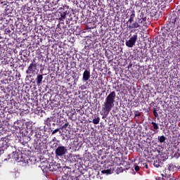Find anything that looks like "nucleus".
Returning <instances> with one entry per match:
<instances>
[{
	"label": "nucleus",
	"mask_w": 180,
	"mask_h": 180,
	"mask_svg": "<svg viewBox=\"0 0 180 180\" xmlns=\"http://www.w3.org/2000/svg\"><path fill=\"white\" fill-rule=\"evenodd\" d=\"M166 160H167V158H165L162 160V161H166Z\"/></svg>",
	"instance_id": "2f4dec72"
},
{
	"label": "nucleus",
	"mask_w": 180,
	"mask_h": 180,
	"mask_svg": "<svg viewBox=\"0 0 180 180\" xmlns=\"http://www.w3.org/2000/svg\"><path fill=\"white\" fill-rule=\"evenodd\" d=\"M23 61H27L26 60H23Z\"/></svg>",
	"instance_id": "f704fd0d"
},
{
	"label": "nucleus",
	"mask_w": 180,
	"mask_h": 180,
	"mask_svg": "<svg viewBox=\"0 0 180 180\" xmlns=\"http://www.w3.org/2000/svg\"><path fill=\"white\" fill-rule=\"evenodd\" d=\"M134 18H136V11L133 10L128 20V23H133V22H134Z\"/></svg>",
	"instance_id": "f8f14e48"
},
{
	"label": "nucleus",
	"mask_w": 180,
	"mask_h": 180,
	"mask_svg": "<svg viewBox=\"0 0 180 180\" xmlns=\"http://www.w3.org/2000/svg\"><path fill=\"white\" fill-rule=\"evenodd\" d=\"M167 35L168 36V37H170V38L174 37V27H166L164 32H162V36H164L165 37H167Z\"/></svg>",
	"instance_id": "0eeeda50"
},
{
	"label": "nucleus",
	"mask_w": 180,
	"mask_h": 180,
	"mask_svg": "<svg viewBox=\"0 0 180 180\" xmlns=\"http://www.w3.org/2000/svg\"><path fill=\"white\" fill-rule=\"evenodd\" d=\"M134 169H135L136 172H138V171H140V167H139V165H135Z\"/></svg>",
	"instance_id": "a878e982"
},
{
	"label": "nucleus",
	"mask_w": 180,
	"mask_h": 180,
	"mask_svg": "<svg viewBox=\"0 0 180 180\" xmlns=\"http://www.w3.org/2000/svg\"><path fill=\"white\" fill-rule=\"evenodd\" d=\"M37 86H40L43 84V75H37L35 79Z\"/></svg>",
	"instance_id": "9d476101"
},
{
	"label": "nucleus",
	"mask_w": 180,
	"mask_h": 180,
	"mask_svg": "<svg viewBox=\"0 0 180 180\" xmlns=\"http://www.w3.org/2000/svg\"><path fill=\"white\" fill-rule=\"evenodd\" d=\"M15 27L13 25H11L8 28H6L5 33L6 34H11L12 33V30H14Z\"/></svg>",
	"instance_id": "4468645a"
},
{
	"label": "nucleus",
	"mask_w": 180,
	"mask_h": 180,
	"mask_svg": "<svg viewBox=\"0 0 180 180\" xmlns=\"http://www.w3.org/2000/svg\"><path fill=\"white\" fill-rule=\"evenodd\" d=\"M147 20V18L146 17L142 16L141 18H138L139 23H143V22H146Z\"/></svg>",
	"instance_id": "412c9836"
},
{
	"label": "nucleus",
	"mask_w": 180,
	"mask_h": 180,
	"mask_svg": "<svg viewBox=\"0 0 180 180\" xmlns=\"http://www.w3.org/2000/svg\"><path fill=\"white\" fill-rule=\"evenodd\" d=\"M180 156V142H179L176 147V153L174 154V157L178 158Z\"/></svg>",
	"instance_id": "ddd939ff"
},
{
	"label": "nucleus",
	"mask_w": 180,
	"mask_h": 180,
	"mask_svg": "<svg viewBox=\"0 0 180 180\" xmlns=\"http://www.w3.org/2000/svg\"><path fill=\"white\" fill-rule=\"evenodd\" d=\"M15 161H22V160H19V156L18 157H17V158H15Z\"/></svg>",
	"instance_id": "c756f323"
},
{
	"label": "nucleus",
	"mask_w": 180,
	"mask_h": 180,
	"mask_svg": "<svg viewBox=\"0 0 180 180\" xmlns=\"http://www.w3.org/2000/svg\"><path fill=\"white\" fill-rule=\"evenodd\" d=\"M153 115L155 117H158V112H157V108H153Z\"/></svg>",
	"instance_id": "393cba45"
},
{
	"label": "nucleus",
	"mask_w": 180,
	"mask_h": 180,
	"mask_svg": "<svg viewBox=\"0 0 180 180\" xmlns=\"http://www.w3.org/2000/svg\"><path fill=\"white\" fill-rule=\"evenodd\" d=\"M158 139L160 141V143H165V140H167V137L162 135V136H158Z\"/></svg>",
	"instance_id": "a211bd4d"
},
{
	"label": "nucleus",
	"mask_w": 180,
	"mask_h": 180,
	"mask_svg": "<svg viewBox=\"0 0 180 180\" xmlns=\"http://www.w3.org/2000/svg\"><path fill=\"white\" fill-rule=\"evenodd\" d=\"M68 126H70V122H68V121H66V123L64 124L63 126H61V127H60V129L61 130H64V129H65V130H67V127H68Z\"/></svg>",
	"instance_id": "aec40b11"
},
{
	"label": "nucleus",
	"mask_w": 180,
	"mask_h": 180,
	"mask_svg": "<svg viewBox=\"0 0 180 180\" xmlns=\"http://www.w3.org/2000/svg\"><path fill=\"white\" fill-rule=\"evenodd\" d=\"M145 168H146V169H148V165L146 164L145 165Z\"/></svg>",
	"instance_id": "7c9ffc66"
},
{
	"label": "nucleus",
	"mask_w": 180,
	"mask_h": 180,
	"mask_svg": "<svg viewBox=\"0 0 180 180\" xmlns=\"http://www.w3.org/2000/svg\"><path fill=\"white\" fill-rule=\"evenodd\" d=\"M140 22L139 21H135L134 22L130 23L129 25H128V28L129 29H139L140 27Z\"/></svg>",
	"instance_id": "9b49d317"
},
{
	"label": "nucleus",
	"mask_w": 180,
	"mask_h": 180,
	"mask_svg": "<svg viewBox=\"0 0 180 180\" xmlns=\"http://www.w3.org/2000/svg\"><path fill=\"white\" fill-rule=\"evenodd\" d=\"M91 78V70L86 69L83 73L82 81L86 82Z\"/></svg>",
	"instance_id": "1a4fd4ad"
},
{
	"label": "nucleus",
	"mask_w": 180,
	"mask_h": 180,
	"mask_svg": "<svg viewBox=\"0 0 180 180\" xmlns=\"http://www.w3.org/2000/svg\"><path fill=\"white\" fill-rule=\"evenodd\" d=\"M134 117H139V116H141V112L139 110L134 111Z\"/></svg>",
	"instance_id": "b1692460"
},
{
	"label": "nucleus",
	"mask_w": 180,
	"mask_h": 180,
	"mask_svg": "<svg viewBox=\"0 0 180 180\" xmlns=\"http://www.w3.org/2000/svg\"><path fill=\"white\" fill-rule=\"evenodd\" d=\"M42 139L41 135L36 132L35 138L34 139V146L35 147V150H42L43 146L44 145Z\"/></svg>",
	"instance_id": "7ed1b4c3"
},
{
	"label": "nucleus",
	"mask_w": 180,
	"mask_h": 180,
	"mask_svg": "<svg viewBox=\"0 0 180 180\" xmlns=\"http://www.w3.org/2000/svg\"><path fill=\"white\" fill-rule=\"evenodd\" d=\"M78 160H79V155H72V162H78Z\"/></svg>",
	"instance_id": "2eb2a0df"
},
{
	"label": "nucleus",
	"mask_w": 180,
	"mask_h": 180,
	"mask_svg": "<svg viewBox=\"0 0 180 180\" xmlns=\"http://www.w3.org/2000/svg\"><path fill=\"white\" fill-rule=\"evenodd\" d=\"M168 169L169 171H175V169H176V166L174 165V164H169Z\"/></svg>",
	"instance_id": "6ab92c4d"
},
{
	"label": "nucleus",
	"mask_w": 180,
	"mask_h": 180,
	"mask_svg": "<svg viewBox=\"0 0 180 180\" xmlns=\"http://www.w3.org/2000/svg\"><path fill=\"white\" fill-rule=\"evenodd\" d=\"M41 168L42 169V171L44 172V171L46 172H47V171H52L51 169V167H50V164L49 163H44L41 165ZM53 171H60V165H58L56 166H55L53 168Z\"/></svg>",
	"instance_id": "423d86ee"
},
{
	"label": "nucleus",
	"mask_w": 180,
	"mask_h": 180,
	"mask_svg": "<svg viewBox=\"0 0 180 180\" xmlns=\"http://www.w3.org/2000/svg\"><path fill=\"white\" fill-rule=\"evenodd\" d=\"M116 99V91H111L105 98L101 111V115L103 116L102 119H105L113 108L115 107V102Z\"/></svg>",
	"instance_id": "f257e3e1"
},
{
	"label": "nucleus",
	"mask_w": 180,
	"mask_h": 180,
	"mask_svg": "<svg viewBox=\"0 0 180 180\" xmlns=\"http://www.w3.org/2000/svg\"><path fill=\"white\" fill-rule=\"evenodd\" d=\"M153 165L154 167H156V168H158L159 167H160V163L157 162H154Z\"/></svg>",
	"instance_id": "c85d7f7f"
},
{
	"label": "nucleus",
	"mask_w": 180,
	"mask_h": 180,
	"mask_svg": "<svg viewBox=\"0 0 180 180\" xmlns=\"http://www.w3.org/2000/svg\"><path fill=\"white\" fill-rule=\"evenodd\" d=\"M141 15H143V16H144V14H143V13H141Z\"/></svg>",
	"instance_id": "72a5a7b5"
},
{
	"label": "nucleus",
	"mask_w": 180,
	"mask_h": 180,
	"mask_svg": "<svg viewBox=\"0 0 180 180\" xmlns=\"http://www.w3.org/2000/svg\"><path fill=\"white\" fill-rule=\"evenodd\" d=\"M65 8H67V9H68V6L59 8V11H59V13L60 15V20H63L65 19V18L67 16V11H65L64 9Z\"/></svg>",
	"instance_id": "6e6552de"
},
{
	"label": "nucleus",
	"mask_w": 180,
	"mask_h": 180,
	"mask_svg": "<svg viewBox=\"0 0 180 180\" xmlns=\"http://www.w3.org/2000/svg\"><path fill=\"white\" fill-rule=\"evenodd\" d=\"M53 147H56L55 150V155L56 157H60V158H63L64 155L68 153V149H67V146H64L63 145H59L58 143H53Z\"/></svg>",
	"instance_id": "f03ea898"
},
{
	"label": "nucleus",
	"mask_w": 180,
	"mask_h": 180,
	"mask_svg": "<svg viewBox=\"0 0 180 180\" xmlns=\"http://www.w3.org/2000/svg\"><path fill=\"white\" fill-rule=\"evenodd\" d=\"M117 172L120 173L123 172V167H119L117 169Z\"/></svg>",
	"instance_id": "cd10ccee"
},
{
	"label": "nucleus",
	"mask_w": 180,
	"mask_h": 180,
	"mask_svg": "<svg viewBox=\"0 0 180 180\" xmlns=\"http://www.w3.org/2000/svg\"><path fill=\"white\" fill-rule=\"evenodd\" d=\"M102 174H106L107 175H109L110 174H112V170L108 169H105V170H103L101 171Z\"/></svg>",
	"instance_id": "5701e85b"
},
{
	"label": "nucleus",
	"mask_w": 180,
	"mask_h": 180,
	"mask_svg": "<svg viewBox=\"0 0 180 180\" xmlns=\"http://www.w3.org/2000/svg\"><path fill=\"white\" fill-rule=\"evenodd\" d=\"M23 57H25V58H26V55H23Z\"/></svg>",
	"instance_id": "473e14b6"
},
{
	"label": "nucleus",
	"mask_w": 180,
	"mask_h": 180,
	"mask_svg": "<svg viewBox=\"0 0 180 180\" xmlns=\"http://www.w3.org/2000/svg\"><path fill=\"white\" fill-rule=\"evenodd\" d=\"M60 130H61V129H60V128L56 129L55 130H53V131H52V134H56V133L60 131Z\"/></svg>",
	"instance_id": "bb28decb"
},
{
	"label": "nucleus",
	"mask_w": 180,
	"mask_h": 180,
	"mask_svg": "<svg viewBox=\"0 0 180 180\" xmlns=\"http://www.w3.org/2000/svg\"><path fill=\"white\" fill-rule=\"evenodd\" d=\"M151 124L153 125L154 130H158V129H160V127H158V124H156L155 122H152Z\"/></svg>",
	"instance_id": "4be33fe9"
},
{
	"label": "nucleus",
	"mask_w": 180,
	"mask_h": 180,
	"mask_svg": "<svg viewBox=\"0 0 180 180\" xmlns=\"http://www.w3.org/2000/svg\"><path fill=\"white\" fill-rule=\"evenodd\" d=\"M36 71H39V69L37 68V63H36V59H33L26 70V74L28 75L30 74H34Z\"/></svg>",
	"instance_id": "39448f33"
},
{
	"label": "nucleus",
	"mask_w": 180,
	"mask_h": 180,
	"mask_svg": "<svg viewBox=\"0 0 180 180\" xmlns=\"http://www.w3.org/2000/svg\"><path fill=\"white\" fill-rule=\"evenodd\" d=\"M25 1H27V0H25Z\"/></svg>",
	"instance_id": "c9c22d12"
},
{
	"label": "nucleus",
	"mask_w": 180,
	"mask_h": 180,
	"mask_svg": "<svg viewBox=\"0 0 180 180\" xmlns=\"http://www.w3.org/2000/svg\"><path fill=\"white\" fill-rule=\"evenodd\" d=\"M99 122H101V118L98 115L95 116L93 120L94 124H99Z\"/></svg>",
	"instance_id": "f3484780"
},
{
	"label": "nucleus",
	"mask_w": 180,
	"mask_h": 180,
	"mask_svg": "<svg viewBox=\"0 0 180 180\" xmlns=\"http://www.w3.org/2000/svg\"><path fill=\"white\" fill-rule=\"evenodd\" d=\"M131 33H134V34L131 35V34H130L129 35L130 39L128 41H127L125 43L127 47H129V48H131L136 46V41H137V39L139 37L137 32H134V30H131Z\"/></svg>",
	"instance_id": "20e7f679"
},
{
	"label": "nucleus",
	"mask_w": 180,
	"mask_h": 180,
	"mask_svg": "<svg viewBox=\"0 0 180 180\" xmlns=\"http://www.w3.org/2000/svg\"><path fill=\"white\" fill-rule=\"evenodd\" d=\"M51 122H53V118L48 117L46 120L44 121V123L46 126L50 127L51 126Z\"/></svg>",
	"instance_id": "dca6fc26"
}]
</instances>
